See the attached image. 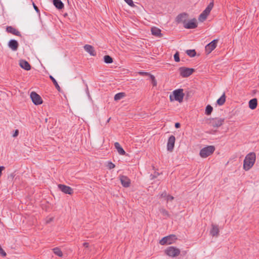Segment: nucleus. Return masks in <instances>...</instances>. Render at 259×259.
<instances>
[{"label": "nucleus", "instance_id": "nucleus-1", "mask_svg": "<svg viewBox=\"0 0 259 259\" xmlns=\"http://www.w3.org/2000/svg\"><path fill=\"white\" fill-rule=\"evenodd\" d=\"M256 159L255 153L250 152L245 157L243 161V168L247 171L249 170L254 165Z\"/></svg>", "mask_w": 259, "mask_h": 259}, {"label": "nucleus", "instance_id": "nucleus-2", "mask_svg": "<svg viewBox=\"0 0 259 259\" xmlns=\"http://www.w3.org/2000/svg\"><path fill=\"white\" fill-rule=\"evenodd\" d=\"M184 96L185 94L183 93V89H179L172 92V95L169 96V100L170 101L176 100L181 103L183 102Z\"/></svg>", "mask_w": 259, "mask_h": 259}, {"label": "nucleus", "instance_id": "nucleus-3", "mask_svg": "<svg viewBox=\"0 0 259 259\" xmlns=\"http://www.w3.org/2000/svg\"><path fill=\"white\" fill-rule=\"evenodd\" d=\"M180 249L175 246H169L164 250V253L169 257H175L180 254Z\"/></svg>", "mask_w": 259, "mask_h": 259}, {"label": "nucleus", "instance_id": "nucleus-4", "mask_svg": "<svg viewBox=\"0 0 259 259\" xmlns=\"http://www.w3.org/2000/svg\"><path fill=\"white\" fill-rule=\"evenodd\" d=\"M214 150L213 146H207L200 150L199 155L202 158H206L212 154Z\"/></svg>", "mask_w": 259, "mask_h": 259}, {"label": "nucleus", "instance_id": "nucleus-5", "mask_svg": "<svg viewBox=\"0 0 259 259\" xmlns=\"http://www.w3.org/2000/svg\"><path fill=\"white\" fill-rule=\"evenodd\" d=\"M177 238L175 235H170L162 238L160 241L159 243L161 245L171 244L175 242Z\"/></svg>", "mask_w": 259, "mask_h": 259}, {"label": "nucleus", "instance_id": "nucleus-6", "mask_svg": "<svg viewBox=\"0 0 259 259\" xmlns=\"http://www.w3.org/2000/svg\"><path fill=\"white\" fill-rule=\"evenodd\" d=\"M225 119L223 118H213L209 119V124L213 128H218L224 123Z\"/></svg>", "mask_w": 259, "mask_h": 259}, {"label": "nucleus", "instance_id": "nucleus-7", "mask_svg": "<svg viewBox=\"0 0 259 259\" xmlns=\"http://www.w3.org/2000/svg\"><path fill=\"white\" fill-rule=\"evenodd\" d=\"M179 71L180 75L183 77H187L193 73L194 69L193 68L182 67L179 68Z\"/></svg>", "mask_w": 259, "mask_h": 259}, {"label": "nucleus", "instance_id": "nucleus-8", "mask_svg": "<svg viewBox=\"0 0 259 259\" xmlns=\"http://www.w3.org/2000/svg\"><path fill=\"white\" fill-rule=\"evenodd\" d=\"M30 98L32 102L35 105H40L42 103V100L41 97L34 92H32L30 94Z\"/></svg>", "mask_w": 259, "mask_h": 259}, {"label": "nucleus", "instance_id": "nucleus-9", "mask_svg": "<svg viewBox=\"0 0 259 259\" xmlns=\"http://www.w3.org/2000/svg\"><path fill=\"white\" fill-rule=\"evenodd\" d=\"M218 42V39H214L206 46L205 51L207 54L210 53L216 48Z\"/></svg>", "mask_w": 259, "mask_h": 259}, {"label": "nucleus", "instance_id": "nucleus-10", "mask_svg": "<svg viewBox=\"0 0 259 259\" xmlns=\"http://www.w3.org/2000/svg\"><path fill=\"white\" fill-rule=\"evenodd\" d=\"M188 19V14L186 13H181L176 17V21L178 23H183V25L186 23Z\"/></svg>", "mask_w": 259, "mask_h": 259}, {"label": "nucleus", "instance_id": "nucleus-11", "mask_svg": "<svg viewBox=\"0 0 259 259\" xmlns=\"http://www.w3.org/2000/svg\"><path fill=\"white\" fill-rule=\"evenodd\" d=\"M197 26V21L195 19H193L189 21L186 22L184 25V27L187 29H194Z\"/></svg>", "mask_w": 259, "mask_h": 259}, {"label": "nucleus", "instance_id": "nucleus-12", "mask_svg": "<svg viewBox=\"0 0 259 259\" xmlns=\"http://www.w3.org/2000/svg\"><path fill=\"white\" fill-rule=\"evenodd\" d=\"M58 186L59 189L65 194L71 195L73 192V189L69 186L63 184H59Z\"/></svg>", "mask_w": 259, "mask_h": 259}, {"label": "nucleus", "instance_id": "nucleus-13", "mask_svg": "<svg viewBox=\"0 0 259 259\" xmlns=\"http://www.w3.org/2000/svg\"><path fill=\"white\" fill-rule=\"evenodd\" d=\"M175 140L176 139L174 136L171 135L169 137L167 144V148L168 151H172L175 146Z\"/></svg>", "mask_w": 259, "mask_h": 259}, {"label": "nucleus", "instance_id": "nucleus-14", "mask_svg": "<svg viewBox=\"0 0 259 259\" xmlns=\"http://www.w3.org/2000/svg\"><path fill=\"white\" fill-rule=\"evenodd\" d=\"M119 178L120 182L124 187L127 188L130 186L131 181L128 177L125 176H120Z\"/></svg>", "mask_w": 259, "mask_h": 259}, {"label": "nucleus", "instance_id": "nucleus-15", "mask_svg": "<svg viewBox=\"0 0 259 259\" xmlns=\"http://www.w3.org/2000/svg\"><path fill=\"white\" fill-rule=\"evenodd\" d=\"M210 235L213 237H217L219 234V229L217 225H211V229L210 231Z\"/></svg>", "mask_w": 259, "mask_h": 259}, {"label": "nucleus", "instance_id": "nucleus-16", "mask_svg": "<svg viewBox=\"0 0 259 259\" xmlns=\"http://www.w3.org/2000/svg\"><path fill=\"white\" fill-rule=\"evenodd\" d=\"M6 31L8 33H12L16 36H21L20 32L17 29L14 28L12 26H7L6 28Z\"/></svg>", "mask_w": 259, "mask_h": 259}, {"label": "nucleus", "instance_id": "nucleus-17", "mask_svg": "<svg viewBox=\"0 0 259 259\" xmlns=\"http://www.w3.org/2000/svg\"><path fill=\"white\" fill-rule=\"evenodd\" d=\"M8 46L13 51H16L18 49L19 44L17 40L11 39L9 41Z\"/></svg>", "mask_w": 259, "mask_h": 259}, {"label": "nucleus", "instance_id": "nucleus-18", "mask_svg": "<svg viewBox=\"0 0 259 259\" xmlns=\"http://www.w3.org/2000/svg\"><path fill=\"white\" fill-rule=\"evenodd\" d=\"M84 49L86 52L89 53L91 56H95L96 55L94 47L90 45H85Z\"/></svg>", "mask_w": 259, "mask_h": 259}, {"label": "nucleus", "instance_id": "nucleus-19", "mask_svg": "<svg viewBox=\"0 0 259 259\" xmlns=\"http://www.w3.org/2000/svg\"><path fill=\"white\" fill-rule=\"evenodd\" d=\"M19 65L20 67L25 70L28 71L29 70L31 69V66L29 63L24 60H21L20 61Z\"/></svg>", "mask_w": 259, "mask_h": 259}, {"label": "nucleus", "instance_id": "nucleus-20", "mask_svg": "<svg viewBox=\"0 0 259 259\" xmlns=\"http://www.w3.org/2000/svg\"><path fill=\"white\" fill-rule=\"evenodd\" d=\"M151 31L152 35L158 37H161L162 36V34L161 33V30L159 28H158L156 27H153L151 29Z\"/></svg>", "mask_w": 259, "mask_h": 259}, {"label": "nucleus", "instance_id": "nucleus-21", "mask_svg": "<svg viewBox=\"0 0 259 259\" xmlns=\"http://www.w3.org/2000/svg\"><path fill=\"white\" fill-rule=\"evenodd\" d=\"M114 146H115V148L116 149V150H117L118 153L120 154V155H125V151L123 150V149L121 147V146L120 145L119 143H118V142H115L114 143Z\"/></svg>", "mask_w": 259, "mask_h": 259}, {"label": "nucleus", "instance_id": "nucleus-22", "mask_svg": "<svg viewBox=\"0 0 259 259\" xmlns=\"http://www.w3.org/2000/svg\"><path fill=\"white\" fill-rule=\"evenodd\" d=\"M257 105V100L256 98L252 99L249 101V107L251 109L256 108Z\"/></svg>", "mask_w": 259, "mask_h": 259}, {"label": "nucleus", "instance_id": "nucleus-23", "mask_svg": "<svg viewBox=\"0 0 259 259\" xmlns=\"http://www.w3.org/2000/svg\"><path fill=\"white\" fill-rule=\"evenodd\" d=\"M53 4L58 9L61 10L64 8V4L61 0H53Z\"/></svg>", "mask_w": 259, "mask_h": 259}, {"label": "nucleus", "instance_id": "nucleus-24", "mask_svg": "<svg viewBox=\"0 0 259 259\" xmlns=\"http://www.w3.org/2000/svg\"><path fill=\"white\" fill-rule=\"evenodd\" d=\"M213 7V3L211 2L207 6V7L206 8V9L203 11V13L206 14L207 15H208L209 14L211 10H212Z\"/></svg>", "mask_w": 259, "mask_h": 259}, {"label": "nucleus", "instance_id": "nucleus-25", "mask_svg": "<svg viewBox=\"0 0 259 259\" xmlns=\"http://www.w3.org/2000/svg\"><path fill=\"white\" fill-rule=\"evenodd\" d=\"M226 101L225 93H224L222 96L217 100V104L220 105H223Z\"/></svg>", "mask_w": 259, "mask_h": 259}, {"label": "nucleus", "instance_id": "nucleus-26", "mask_svg": "<svg viewBox=\"0 0 259 259\" xmlns=\"http://www.w3.org/2000/svg\"><path fill=\"white\" fill-rule=\"evenodd\" d=\"M49 77L51 79V80L52 81V82H53V83H54V85L55 86L56 89L59 92H60L61 91V88L60 87L59 85L58 84L57 81L55 79V78L53 77L52 75H50Z\"/></svg>", "mask_w": 259, "mask_h": 259}, {"label": "nucleus", "instance_id": "nucleus-27", "mask_svg": "<svg viewBox=\"0 0 259 259\" xmlns=\"http://www.w3.org/2000/svg\"><path fill=\"white\" fill-rule=\"evenodd\" d=\"M52 250L54 253L56 255H58L59 257H62L63 256V253L59 248L55 247L53 248Z\"/></svg>", "mask_w": 259, "mask_h": 259}, {"label": "nucleus", "instance_id": "nucleus-28", "mask_svg": "<svg viewBox=\"0 0 259 259\" xmlns=\"http://www.w3.org/2000/svg\"><path fill=\"white\" fill-rule=\"evenodd\" d=\"M104 61L107 64H110L113 62V59L109 55H106L104 57Z\"/></svg>", "mask_w": 259, "mask_h": 259}, {"label": "nucleus", "instance_id": "nucleus-29", "mask_svg": "<svg viewBox=\"0 0 259 259\" xmlns=\"http://www.w3.org/2000/svg\"><path fill=\"white\" fill-rule=\"evenodd\" d=\"M124 96V93H119L116 94L114 97V100L117 101L122 99Z\"/></svg>", "mask_w": 259, "mask_h": 259}, {"label": "nucleus", "instance_id": "nucleus-30", "mask_svg": "<svg viewBox=\"0 0 259 259\" xmlns=\"http://www.w3.org/2000/svg\"><path fill=\"white\" fill-rule=\"evenodd\" d=\"M187 54L191 57H193L196 55V52L195 50H188L186 51Z\"/></svg>", "mask_w": 259, "mask_h": 259}, {"label": "nucleus", "instance_id": "nucleus-31", "mask_svg": "<svg viewBox=\"0 0 259 259\" xmlns=\"http://www.w3.org/2000/svg\"><path fill=\"white\" fill-rule=\"evenodd\" d=\"M212 110H213L212 107L210 105H208L206 107L205 114L206 115H210L211 113Z\"/></svg>", "mask_w": 259, "mask_h": 259}, {"label": "nucleus", "instance_id": "nucleus-32", "mask_svg": "<svg viewBox=\"0 0 259 259\" xmlns=\"http://www.w3.org/2000/svg\"><path fill=\"white\" fill-rule=\"evenodd\" d=\"M159 211L163 216H165L166 217H169V214L168 211H167L165 209H164L163 208H161L159 209Z\"/></svg>", "mask_w": 259, "mask_h": 259}, {"label": "nucleus", "instance_id": "nucleus-33", "mask_svg": "<svg viewBox=\"0 0 259 259\" xmlns=\"http://www.w3.org/2000/svg\"><path fill=\"white\" fill-rule=\"evenodd\" d=\"M208 15L203 13V12L199 15V20L201 22L204 21L207 18Z\"/></svg>", "mask_w": 259, "mask_h": 259}, {"label": "nucleus", "instance_id": "nucleus-34", "mask_svg": "<svg viewBox=\"0 0 259 259\" xmlns=\"http://www.w3.org/2000/svg\"><path fill=\"white\" fill-rule=\"evenodd\" d=\"M150 78L151 79V82H152V83L153 84V85L156 86L157 85V81H156L154 75H153L152 74L150 75Z\"/></svg>", "mask_w": 259, "mask_h": 259}, {"label": "nucleus", "instance_id": "nucleus-35", "mask_svg": "<svg viewBox=\"0 0 259 259\" xmlns=\"http://www.w3.org/2000/svg\"><path fill=\"white\" fill-rule=\"evenodd\" d=\"M129 6L132 7H135V4H134L133 0H124Z\"/></svg>", "mask_w": 259, "mask_h": 259}, {"label": "nucleus", "instance_id": "nucleus-36", "mask_svg": "<svg viewBox=\"0 0 259 259\" xmlns=\"http://www.w3.org/2000/svg\"><path fill=\"white\" fill-rule=\"evenodd\" d=\"M174 59H175V61L177 62H178L180 61V57H179V54L178 52H177L175 55H174Z\"/></svg>", "mask_w": 259, "mask_h": 259}, {"label": "nucleus", "instance_id": "nucleus-37", "mask_svg": "<svg viewBox=\"0 0 259 259\" xmlns=\"http://www.w3.org/2000/svg\"><path fill=\"white\" fill-rule=\"evenodd\" d=\"M115 165L111 162H109L108 163V167L110 169H113L115 167Z\"/></svg>", "mask_w": 259, "mask_h": 259}, {"label": "nucleus", "instance_id": "nucleus-38", "mask_svg": "<svg viewBox=\"0 0 259 259\" xmlns=\"http://www.w3.org/2000/svg\"><path fill=\"white\" fill-rule=\"evenodd\" d=\"M0 254L3 257L6 256L7 254L6 252L4 250V249L0 246Z\"/></svg>", "mask_w": 259, "mask_h": 259}, {"label": "nucleus", "instance_id": "nucleus-39", "mask_svg": "<svg viewBox=\"0 0 259 259\" xmlns=\"http://www.w3.org/2000/svg\"><path fill=\"white\" fill-rule=\"evenodd\" d=\"M174 199V197L172 196H171L170 195H167V197H166V200L167 201V202L169 201H172Z\"/></svg>", "mask_w": 259, "mask_h": 259}, {"label": "nucleus", "instance_id": "nucleus-40", "mask_svg": "<svg viewBox=\"0 0 259 259\" xmlns=\"http://www.w3.org/2000/svg\"><path fill=\"white\" fill-rule=\"evenodd\" d=\"M167 195L166 191H164L160 195L159 198H165L166 199Z\"/></svg>", "mask_w": 259, "mask_h": 259}, {"label": "nucleus", "instance_id": "nucleus-41", "mask_svg": "<svg viewBox=\"0 0 259 259\" xmlns=\"http://www.w3.org/2000/svg\"><path fill=\"white\" fill-rule=\"evenodd\" d=\"M139 74H140L141 75H145V76H150V75H151V74H150L149 73L146 72H139Z\"/></svg>", "mask_w": 259, "mask_h": 259}, {"label": "nucleus", "instance_id": "nucleus-42", "mask_svg": "<svg viewBox=\"0 0 259 259\" xmlns=\"http://www.w3.org/2000/svg\"><path fill=\"white\" fill-rule=\"evenodd\" d=\"M33 8H34V10H35V11L37 13H39V10L38 7L34 4V3H33Z\"/></svg>", "mask_w": 259, "mask_h": 259}, {"label": "nucleus", "instance_id": "nucleus-43", "mask_svg": "<svg viewBox=\"0 0 259 259\" xmlns=\"http://www.w3.org/2000/svg\"><path fill=\"white\" fill-rule=\"evenodd\" d=\"M53 220H54L53 217L48 218L46 220V223L49 224V223H51V222H52L53 221Z\"/></svg>", "mask_w": 259, "mask_h": 259}, {"label": "nucleus", "instance_id": "nucleus-44", "mask_svg": "<svg viewBox=\"0 0 259 259\" xmlns=\"http://www.w3.org/2000/svg\"><path fill=\"white\" fill-rule=\"evenodd\" d=\"M18 134H19V131H18V130H16L15 131V132H14V134L13 135V137H16L18 136Z\"/></svg>", "mask_w": 259, "mask_h": 259}, {"label": "nucleus", "instance_id": "nucleus-45", "mask_svg": "<svg viewBox=\"0 0 259 259\" xmlns=\"http://www.w3.org/2000/svg\"><path fill=\"white\" fill-rule=\"evenodd\" d=\"M83 246L85 247V248H88L89 246V243H88V242H84L83 244Z\"/></svg>", "mask_w": 259, "mask_h": 259}, {"label": "nucleus", "instance_id": "nucleus-46", "mask_svg": "<svg viewBox=\"0 0 259 259\" xmlns=\"http://www.w3.org/2000/svg\"><path fill=\"white\" fill-rule=\"evenodd\" d=\"M180 123L179 122H177L175 123V127L176 128H179L180 127Z\"/></svg>", "mask_w": 259, "mask_h": 259}, {"label": "nucleus", "instance_id": "nucleus-47", "mask_svg": "<svg viewBox=\"0 0 259 259\" xmlns=\"http://www.w3.org/2000/svg\"><path fill=\"white\" fill-rule=\"evenodd\" d=\"M11 177L12 178H13L14 177V174L13 173V174H11V175H10Z\"/></svg>", "mask_w": 259, "mask_h": 259}, {"label": "nucleus", "instance_id": "nucleus-48", "mask_svg": "<svg viewBox=\"0 0 259 259\" xmlns=\"http://www.w3.org/2000/svg\"><path fill=\"white\" fill-rule=\"evenodd\" d=\"M110 119H111V117H110V118L107 120V122H109V121H110Z\"/></svg>", "mask_w": 259, "mask_h": 259}]
</instances>
